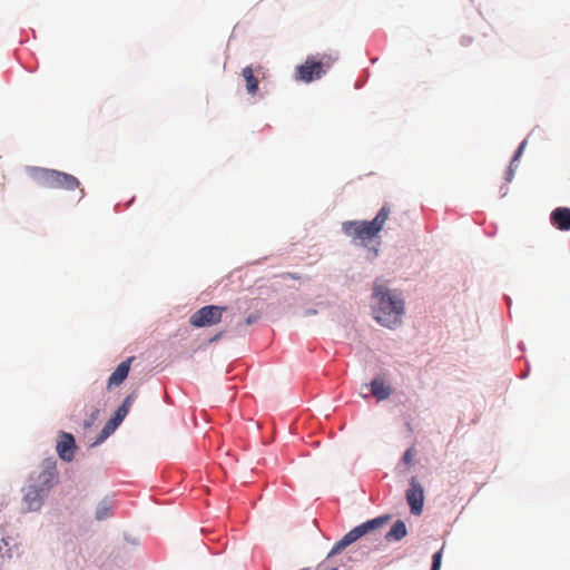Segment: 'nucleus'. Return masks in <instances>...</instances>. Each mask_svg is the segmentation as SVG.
<instances>
[{
	"label": "nucleus",
	"mask_w": 570,
	"mask_h": 570,
	"mask_svg": "<svg viewBox=\"0 0 570 570\" xmlns=\"http://www.w3.org/2000/svg\"><path fill=\"white\" fill-rule=\"evenodd\" d=\"M524 146H525V141H522V142H521V145L519 146V148H518V150H517L515 155H514V160H517V159L521 156V154H522V151H523Z\"/></svg>",
	"instance_id": "nucleus-22"
},
{
	"label": "nucleus",
	"mask_w": 570,
	"mask_h": 570,
	"mask_svg": "<svg viewBox=\"0 0 570 570\" xmlns=\"http://www.w3.org/2000/svg\"><path fill=\"white\" fill-rule=\"evenodd\" d=\"M77 445L72 434L67 432L59 433L56 450L59 458L66 462H70L75 458Z\"/></svg>",
	"instance_id": "nucleus-10"
},
{
	"label": "nucleus",
	"mask_w": 570,
	"mask_h": 570,
	"mask_svg": "<svg viewBox=\"0 0 570 570\" xmlns=\"http://www.w3.org/2000/svg\"><path fill=\"white\" fill-rule=\"evenodd\" d=\"M58 482L57 461L53 458L45 459L38 471H33L29 478V484L36 487L45 492H49L50 489Z\"/></svg>",
	"instance_id": "nucleus-5"
},
{
	"label": "nucleus",
	"mask_w": 570,
	"mask_h": 570,
	"mask_svg": "<svg viewBox=\"0 0 570 570\" xmlns=\"http://www.w3.org/2000/svg\"><path fill=\"white\" fill-rule=\"evenodd\" d=\"M442 552L438 551L433 554V562L431 570H440Z\"/></svg>",
	"instance_id": "nucleus-20"
},
{
	"label": "nucleus",
	"mask_w": 570,
	"mask_h": 570,
	"mask_svg": "<svg viewBox=\"0 0 570 570\" xmlns=\"http://www.w3.org/2000/svg\"><path fill=\"white\" fill-rule=\"evenodd\" d=\"M331 63L330 57H323L322 60L307 57L304 63L296 67L295 79L306 83L320 79L325 73L324 67L328 68Z\"/></svg>",
	"instance_id": "nucleus-6"
},
{
	"label": "nucleus",
	"mask_w": 570,
	"mask_h": 570,
	"mask_svg": "<svg viewBox=\"0 0 570 570\" xmlns=\"http://www.w3.org/2000/svg\"><path fill=\"white\" fill-rule=\"evenodd\" d=\"M31 177L41 187L73 190L79 187V180L67 173L47 168H32Z\"/></svg>",
	"instance_id": "nucleus-4"
},
{
	"label": "nucleus",
	"mask_w": 570,
	"mask_h": 570,
	"mask_svg": "<svg viewBox=\"0 0 570 570\" xmlns=\"http://www.w3.org/2000/svg\"><path fill=\"white\" fill-rule=\"evenodd\" d=\"M112 507L107 501H102L96 509V519L101 521L111 514Z\"/></svg>",
	"instance_id": "nucleus-17"
},
{
	"label": "nucleus",
	"mask_w": 570,
	"mask_h": 570,
	"mask_svg": "<svg viewBox=\"0 0 570 570\" xmlns=\"http://www.w3.org/2000/svg\"><path fill=\"white\" fill-rule=\"evenodd\" d=\"M371 392L379 401L387 399L393 390L390 385H386L380 377H375L371 382Z\"/></svg>",
	"instance_id": "nucleus-14"
},
{
	"label": "nucleus",
	"mask_w": 570,
	"mask_h": 570,
	"mask_svg": "<svg viewBox=\"0 0 570 570\" xmlns=\"http://www.w3.org/2000/svg\"><path fill=\"white\" fill-rule=\"evenodd\" d=\"M414 454H415V450L414 448H410L405 451L404 455H403V462L406 464V465H412L413 463V458H414Z\"/></svg>",
	"instance_id": "nucleus-18"
},
{
	"label": "nucleus",
	"mask_w": 570,
	"mask_h": 570,
	"mask_svg": "<svg viewBox=\"0 0 570 570\" xmlns=\"http://www.w3.org/2000/svg\"><path fill=\"white\" fill-rule=\"evenodd\" d=\"M99 410L94 407L91 409L90 417L85 421V428H90L94 422L98 419Z\"/></svg>",
	"instance_id": "nucleus-19"
},
{
	"label": "nucleus",
	"mask_w": 570,
	"mask_h": 570,
	"mask_svg": "<svg viewBox=\"0 0 570 570\" xmlns=\"http://www.w3.org/2000/svg\"><path fill=\"white\" fill-rule=\"evenodd\" d=\"M389 520L390 515H381L353 528L334 544L327 558L318 563L315 570H338L337 567L332 563L331 557L340 553L342 550L357 541L363 535L382 528Z\"/></svg>",
	"instance_id": "nucleus-3"
},
{
	"label": "nucleus",
	"mask_w": 570,
	"mask_h": 570,
	"mask_svg": "<svg viewBox=\"0 0 570 570\" xmlns=\"http://www.w3.org/2000/svg\"><path fill=\"white\" fill-rule=\"evenodd\" d=\"M255 321H256V316H248V317L246 318V324H247V325H250V324H252V323H254Z\"/></svg>",
	"instance_id": "nucleus-23"
},
{
	"label": "nucleus",
	"mask_w": 570,
	"mask_h": 570,
	"mask_svg": "<svg viewBox=\"0 0 570 570\" xmlns=\"http://www.w3.org/2000/svg\"><path fill=\"white\" fill-rule=\"evenodd\" d=\"M227 309L225 306L207 305L195 312L189 323L194 327H205L218 324L222 321L223 313Z\"/></svg>",
	"instance_id": "nucleus-7"
},
{
	"label": "nucleus",
	"mask_w": 570,
	"mask_h": 570,
	"mask_svg": "<svg viewBox=\"0 0 570 570\" xmlns=\"http://www.w3.org/2000/svg\"><path fill=\"white\" fill-rule=\"evenodd\" d=\"M551 224L560 230H570V208L558 207L550 215Z\"/></svg>",
	"instance_id": "nucleus-13"
},
{
	"label": "nucleus",
	"mask_w": 570,
	"mask_h": 570,
	"mask_svg": "<svg viewBox=\"0 0 570 570\" xmlns=\"http://www.w3.org/2000/svg\"><path fill=\"white\" fill-rule=\"evenodd\" d=\"M372 296L375 302L374 318L389 328L400 325L404 314L403 299L379 281L374 283Z\"/></svg>",
	"instance_id": "nucleus-1"
},
{
	"label": "nucleus",
	"mask_w": 570,
	"mask_h": 570,
	"mask_svg": "<svg viewBox=\"0 0 570 570\" xmlns=\"http://www.w3.org/2000/svg\"><path fill=\"white\" fill-rule=\"evenodd\" d=\"M137 397V392H131L127 397L124 400L122 404L117 409L114 416L106 423L104 426L100 436L98 439L99 442L106 440L116 429L117 426L124 421L126 415L128 414L132 403L135 402Z\"/></svg>",
	"instance_id": "nucleus-8"
},
{
	"label": "nucleus",
	"mask_w": 570,
	"mask_h": 570,
	"mask_svg": "<svg viewBox=\"0 0 570 570\" xmlns=\"http://www.w3.org/2000/svg\"><path fill=\"white\" fill-rule=\"evenodd\" d=\"M406 501L410 505L411 513L420 515L423 511L424 503V490L416 478H412L410 481V488L406 491Z\"/></svg>",
	"instance_id": "nucleus-9"
},
{
	"label": "nucleus",
	"mask_w": 570,
	"mask_h": 570,
	"mask_svg": "<svg viewBox=\"0 0 570 570\" xmlns=\"http://www.w3.org/2000/svg\"><path fill=\"white\" fill-rule=\"evenodd\" d=\"M242 76L245 79L247 92L252 96L256 95L258 91V80L254 75L253 68L249 66L243 68Z\"/></svg>",
	"instance_id": "nucleus-15"
},
{
	"label": "nucleus",
	"mask_w": 570,
	"mask_h": 570,
	"mask_svg": "<svg viewBox=\"0 0 570 570\" xmlns=\"http://www.w3.org/2000/svg\"><path fill=\"white\" fill-rule=\"evenodd\" d=\"M281 277L283 278H291V279H301L302 276L299 274H296V273H284L281 275Z\"/></svg>",
	"instance_id": "nucleus-21"
},
{
	"label": "nucleus",
	"mask_w": 570,
	"mask_h": 570,
	"mask_svg": "<svg viewBox=\"0 0 570 570\" xmlns=\"http://www.w3.org/2000/svg\"><path fill=\"white\" fill-rule=\"evenodd\" d=\"M512 176H513V170L510 168L508 171L507 180L510 181L512 179Z\"/></svg>",
	"instance_id": "nucleus-24"
},
{
	"label": "nucleus",
	"mask_w": 570,
	"mask_h": 570,
	"mask_svg": "<svg viewBox=\"0 0 570 570\" xmlns=\"http://www.w3.org/2000/svg\"><path fill=\"white\" fill-rule=\"evenodd\" d=\"M406 533L407 530L405 523L402 520H397L386 533L385 539L387 541H400L406 535Z\"/></svg>",
	"instance_id": "nucleus-16"
},
{
	"label": "nucleus",
	"mask_w": 570,
	"mask_h": 570,
	"mask_svg": "<svg viewBox=\"0 0 570 570\" xmlns=\"http://www.w3.org/2000/svg\"><path fill=\"white\" fill-rule=\"evenodd\" d=\"M390 214L391 207L385 204L372 220L344 222L342 230L346 236L351 237L352 240H360L362 245H365L367 240L376 237L383 229Z\"/></svg>",
	"instance_id": "nucleus-2"
},
{
	"label": "nucleus",
	"mask_w": 570,
	"mask_h": 570,
	"mask_svg": "<svg viewBox=\"0 0 570 570\" xmlns=\"http://www.w3.org/2000/svg\"><path fill=\"white\" fill-rule=\"evenodd\" d=\"M134 361V356L128 357L124 362H121L117 368L112 372V374L108 379L107 387L108 390L119 386L128 376L130 371V364Z\"/></svg>",
	"instance_id": "nucleus-12"
},
{
	"label": "nucleus",
	"mask_w": 570,
	"mask_h": 570,
	"mask_svg": "<svg viewBox=\"0 0 570 570\" xmlns=\"http://www.w3.org/2000/svg\"><path fill=\"white\" fill-rule=\"evenodd\" d=\"M47 492L28 484L22 499L26 511H37L43 503V498Z\"/></svg>",
	"instance_id": "nucleus-11"
}]
</instances>
